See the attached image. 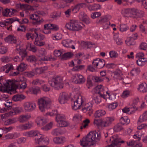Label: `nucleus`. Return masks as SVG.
<instances>
[{"label": "nucleus", "mask_w": 147, "mask_h": 147, "mask_svg": "<svg viewBox=\"0 0 147 147\" xmlns=\"http://www.w3.org/2000/svg\"><path fill=\"white\" fill-rule=\"evenodd\" d=\"M27 65L25 63L22 62L19 65V71H23L26 69Z\"/></svg>", "instance_id": "42"}, {"label": "nucleus", "mask_w": 147, "mask_h": 147, "mask_svg": "<svg viewBox=\"0 0 147 147\" xmlns=\"http://www.w3.org/2000/svg\"><path fill=\"white\" fill-rule=\"evenodd\" d=\"M48 115H49L51 116L56 115V117L57 115H60L59 114L58 115V113L57 110H55L51 112L47 113L45 115V116H47Z\"/></svg>", "instance_id": "56"}, {"label": "nucleus", "mask_w": 147, "mask_h": 147, "mask_svg": "<svg viewBox=\"0 0 147 147\" xmlns=\"http://www.w3.org/2000/svg\"><path fill=\"white\" fill-rule=\"evenodd\" d=\"M26 134L29 137H35V138H36V137L38 136V134H40L37 131H30L27 132Z\"/></svg>", "instance_id": "39"}, {"label": "nucleus", "mask_w": 147, "mask_h": 147, "mask_svg": "<svg viewBox=\"0 0 147 147\" xmlns=\"http://www.w3.org/2000/svg\"><path fill=\"white\" fill-rule=\"evenodd\" d=\"M82 105L84 106L82 110L84 112H88L89 115H90L93 113L92 109V105L90 102H83Z\"/></svg>", "instance_id": "11"}, {"label": "nucleus", "mask_w": 147, "mask_h": 147, "mask_svg": "<svg viewBox=\"0 0 147 147\" xmlns=\"http://www.w3.org/2000/svg\"><path fill=\"white\" fill-rule=\"evenodd\" d=\"M106 113V111L103 110L97 111L94 114V117L96 118H99L105 115Z\"/></svg>", "instance_id": "31"}, {"label": "nucleus", "mask_w": 147, "mask_h": 147, "mask_svg": "<svg viewBox=\"0 0 147 147\" xmlns=\"http://www.w3.org/2000/svg\"><path fill=\"white\" fill-rule=\"evenodd\" d=\"M71 100L72 101H84L85 99L81 95L76 94L71 98Z\"/></svg>", "instance_id": "27"}, {"label": "nucleus", "mask_w": 147, "mask_h": 147, "mask_svg": "<svg viewBox=\"0 0 147 147\" xmlns=\"http://www.w3.org/2000/svg\"><path fill=\"white\" fill-rule=\"evenodd\" d=\"M114 120L113 117H107L103 118L102 121L101 126L105 127L109 126Z\"/></svg>", "instance_id": "10"}, {"label": "nucleus", "mask_w": 147, "mask_h": 147, "mask_svg": "<svg viewBox=\"0 0 147 147\" xmlns=\"http://www.w3.org/2000/svg\"><path fill=\"white\" fill-rule=\"evenodd\" d=\"M132 108L134 109V110H133V112H135V111L138 110L137 107L134 105V104L132 105V107H131L127 108V107H124V108L122 109V111L124 113H128L129 111H130V110Z\"/></svg>", "instance_id": "29"}, {"label": "nucleus", "mask_w": 147, "mask_h": 147, "mask_svg": "<svg viewBox=\"0 0 147 147\" xmlns=\"http://www.w3.org/2000/svg\"><path fill=\"white\" fill-rule=\"evenodd\" d=\"M90 121L89 119H86L83 121L82 123V126L81 127L80 129H82L83 128H85L88 125V124L90 123Z\"/></svg>", "instance_id": "55"}, {"label": "nucleus", "mask_w": 147, "mask_h": 147, "mask_svg": "<svg viewBox=\"0 0 147 147\" xmlns=\"http://www.w3.org/2000/svg\"><path fill=\"white\" fill-rule=\"evenodd\" d=\"M47 119L41 117H38L36 121V122L38 125L39 126H42L45 124L47 122Z\"/></svg>", "instance_id": "22"}, {"label": "nucleus", "mask_w": 147, "mask_h": 147, "mask_svg": "<svg viewBox=\"0 0 147 147\" xmlns=\"http://www.w3.org/2000/svg\"><path fill=\"white\" fill-rule=\"evenodd\" d=\"M66 140L65 137H56L53 139V141L55 143L57 144H61L65 142Z\"/></svg>", "instance_id": "26"}, {"label": "nucleus", "mask_w": 147, "mask_h": 147, "mask_svg": "<svg viewBox=\"0 0 147 147\" xmlns=\"http://www.w3.org/2000/svg\"><path fill=\"white\" fill-rule=\"evenodd\" d=\"M35 142L36 144L40 146L47 145L49 143V139L44 138L40 134H38V136L35 138Z\"/></svg>", "instance_id": "5"}, {"label": "nucleus", "mask_w": 147, "mask_h": 147, "mask_svg": "<svg viewBox=\"0 0 147 147\" xmlns=\"http://www.w3.org/2000/svg\"><path fill=\"white\" fill-rule=\"evenodd\" d=\"M63 53V50H56L54 52V54L56 57H59Z\"/></svg>", "instance_id": "57"}, {"label": "nucleus", "mask_w": 147, "mask_h": 147, "mask_svg": "<svg viewBox=\"0 0 147 147\" xmlns=\"http://www.w3.org/2000/svg\"><path fill=\"white\" fill-rule=\"evenodd\" d=\"M88 17L87 16L84 12H81L79 15L80 19L82 21Z\"/></svg>", "instance_id": "59"}, {"label": "nucleus", "mask_w": 147, "mask_h": 147, "mask_svg": "<svg viewBox=\"0 0 147 147\" xmlns=\"http://www.w3.org/2000/svg\"><path fill=\"white\" fill-rule=\"evenodd\" d=\"M19 85L20 86L19 88V90H20L21 89H22L23 90L26 87L27 84L26 82H20V81H19Z\"/></svg>", "instance_id": "61"}, {"label": "nucleus", "mask_w": 147, "mask_h": 147, "mask_svg": "<svg viewBox=\"0 0 147 147\" xmlns=\"http://www.w3.org/2000/svg\"><path fill=\"white\" fill-rule=\"evenodd\" d=\"M127 145L129 147H141L142 145L141 144H137L133 140H131L129 142H127Z\"/></svg>", "instance_id": "28"}, {"label": "nucleus", "mask_w": 147, "mask_h": 147, "mask_svg": "<svg viewBox=\"0 0 147 147\" xmlns=\"http://www.w3.org/2000/svg\"><path fill=\"white\" fill-rule=\"evenodd\" d=\"M81 24L78 22L76 20H73V22L72 26L71 31H78L82 28V27L81 25Z\"/></svg>", "instance_id": "15"}, {"label": "nucleus", "mask_w": 147, "mask_h": 147, "mask_svg": "<svg viewBox=\"0 0 147 147\" xmlns=\"http://www.w3.org/2000/svg\"><path fill=\"white\" fill-rule=\"evenodd\" d=\"M63 78L58 76L52 79V83L50 84L54 88L59 89L63 88Z\"/></svg>", "instance_id": "4"}, {"label": "nucleus", "mask_w": 147, "mask_h": 147, "mask_svg": "<svg viewBox=\"0 0 147 147\" xmlns=\"http://www.w3.org/2000/svg\"><path fill=\"white\" fill-rule=\"evenodd\" d=\"M123 125L121 123H119L115 125L113 129L114 131L118 132L120 131L123 129Z\"/></svg>", "instance_id": "34"}, {"label": "nucleus", "mask_w": 147, "mask_h": 147, "mask_svg": "<svg viewBox=\"0 0 147 147\" xmlns=\"http://www.w3.org/2000/svg\"><path fill=\"white\" fill-rule=\"evenodd\" d=\"M140 49L147 51V44L145 42L142 43L140 45Z\"/></svg>", "instance_id": "62"}, {"label": "nucleus", "mask_w": 147, "mask_h": 147, "mask_svg": "<svg viewBox=\"0 0 147 147\" xmlns=\"http://www.w3.org/2000/svg\"><path fill=\"white\" fill-rule=\"evenodd\" d=\"M122 12L126 17L134 18H142L144 15V12L143 11L135 8L124 9L122 10Z\"/></svg>", "instance_id": "2"}, {"label": "nucleus", "mask_w": 147, "mask_h": 147, "mask_svg": "<svg viewBox=\"0 0 147 147\" xmlns=\"http://www.w3.org/2000/svg\"><path fill=\"white\" fill-rule=\"evenodd\" d=\"M61 131L59 128L56 129H54L52 131V134L55 136L59 135L61 134Z\"/></svg>", "instance_id": "53"}, {"label": "nucleus", "mask_w": 147, "mask_h": 147, "mask_svg": "<svg viewBox=\"0 0 147 147\" xmlns=\"http://www.w3.org/2000/svg\"><path fill=\"white\" fill-rule=\"evenodd\" d=\"M101 8L100 5L98 4H94L88 6V8L90 10H97Z\"/></svg>", "instance_id": "35"}, {"label": "nucleus", "mask_w": 147, "mask_h": 147, "mask_svg": "<svg viewBox=\"0 0 147 147\" xmlns=\"http://www.w3.org/2000/svg\"><path fill=\"white\" fill-rule=\"evenodd\" d=\"M48 67L47 66H44L40 68H36L34 70L35 74H40L47 70Z\"/></svg>", "instance_id": "23"}, {"label": "nucleus", "mask_w": 147, "mask_h": 147, "mask_svg": "<svg viewBox=\"0 0 147 147\" xmlns=\"http://www.w3.org/2000/svg\"><path fill=\"white\" fill-rule=\"evenodd\" d=\"M28 47H29V50L34 53L36 52L37 50V48L35 46L32 45L31 43H29L28 45Z\"/></svg>", "instance_id": "52"}, {"label": "nucleus", "mask_w": 147, "mask_h": 147, "mask_svg": "<svg viewBox=\"0 0 147 147\" xmlns=\"http://www.w3.org/2000/svg\"><path fill=\"white\" fill-rule=\"evenodd\" d=\"M72 40L69 39L64 40L62 43L63 45L67 47H71L73 49H75L74 46L72 45Z\"/></svg>", "instance_id": "17"}, {"label": "nucleus", "mask_w": 147, "mask_h": 147, "mask_svg": "<svg viewBox=\"0 0 147 147\" xmlns=\"http://www.w3.org/2000/svg\"><path fill=\"white\" fill-rule=\"evenodd\" d=\"M104 91L103 86L101 85L97 86L92 90V91L94 93L98 94L101 97L105 98V96L103 94Z\"/></svg>", "instance_id": "14"}, {"label": "nucleus", "mask_w": 147, "mask_h": 147, "mask_svg": "<svg viewBox=\"0 0 147 147\" xmlns=\"http://www.w3.org/2000/svg\"><path fill=\"white\" fill-rule=\"evenodd\" d=\"M74 102V104L72 105V108L73 110H76L80 109V106L82 105L83 102Z\"/></svg>", "instance_id": "30"}, {"label": "nucleus", "mask_w": 147, "mask_h": 147, "mask_svg": "<svg viewBox=\"0 0 147 147\" xmlns=\"http://www.w3.org/2000/svg\"><path fill=\"white\" fill-rule=\"evenodd\" d=\"M119 143V142L115 139L112 141L111 144L105 147H120L117 145V144Z\"/></svg>", "instance_id": "49"}, {"label": "nucleus", "mask_w": 147, "mask_h": 147, "mask_svg": "<svg viewBox=\"0 0 147 147\" xmlns=\"http://www.w3.org/2000/svg\"><path fill=\"white\" fill-rule=\"evenodd\" d=\"M16 114L15 111H11L8 113H6L1 115V118L3 119H6V118L12 116Z\"/></svg>", "instance_id": "40"}, {"label": "nucleus", "mask_w": 147, "mask_h": 147, "mask_svg": "<svg viewBox=\"0 0 147 147\" xmlns=\"http://www.w3.org/2000/svg\"><path fill=\"white\" fill-rule=\"evenodd\" d=\"M29 17L30 19L32 20V23L34 25L40 24L43 22L42 19L36 14H31Z\"/></svg>", "instance_id": "8"}, {"label": "nucleus", "mask_w": 147, "mask_h": 147, "mask_svg": "<svg viewBox=\"0 0 147 147\" xmlns=\"http://www.w3.org/2000/svg\"><path fill=\"white\" fill-rule=\"evenodd\" d=\"M110 57L111 58H115L118 56V54L115 51H112L109 52Z\"/></svg>", "instance_id": "63"}, {"label": "nucleus", "mask_w": 147, "mask_h": 147, "mask_svg": "<svg viewBox=\"0 0 147 147\" xmlns=\"http://www.w3.org/2000/svg\"><path fill=\"white\" fill-rule=\"evenodd\" d=\"M28 92L31 94L36 95L40 92V88L38 87L30 88L29 89Z\"/></svg>", "instance_id": "32"}, {"label": "nucleus", "mask_w": 147, "mask_h": 147, "mask_svg": "<svg viewBox=\"0 0 147 147\" xmlns=\"http://www.w3.org/2000/svg\"><path fill=\"white\" fill-rule=\"evenodd\" d=\"M73 63L74 66H75V67L72 69V70L74 71H76L81 70L83 69L84 67V65L75 66V65L74 64V62H73Z\"/></svg>", "instance_id": "51"}, {"label": "nucleus", "mask_w": 147, "mask_h": 147, "mask_svg": "<svg viewBox=\"0 0 147 147\" xmlns=\"http://www.w3.org/2000/svg\"><path fill=\"white\" fill-rule=\"evenodd\" d=\"M19 54L21 57V58L20 59V61H22L24 58L27 56V53L25 48L20 47L19 49Z\"/></svg>", "instance_id": "21"}, {"label": "nucleus", "mask_w": 147, "mask_h": 147, "mask_svg": "<svg viewBox=\"0 0 147 147\" xmlns=\"http://www.w3.org/2000/svg\"><path fill=\"white\" fill-rule=\"evenodd\" d=\"M130 91L127 90L124 91L121 95L122 98H125L128 96L130 94Z\"/></svg>", "instance_id": "50"}, {"label": "nucleus", "mask_w": 147, "mask_h": 147, "mask_svg": "<svg viewBox=\"0 0 147 147\" xmlns=\"http://www.w3.org/2000/svg\"><path fill=\"white\" fill-rule=\"evenodd\" d=\"M2 14L4 16L10 17V9L6 8L3 11Z\"/></svg>", "instance_id": "47"}, {"label": "nucleus", "mask_w": 147, "mask_h": 147, "mask_svg": "<svg viewBox=\"0 0 147 147\" xmlns=\"http://www.w3.org/2000/svg\"><path fill=\"white\" fill-rule=\"evenodd\" d=\"M45 43L44 42H40L38 40V37L35 38V40L34 42V44L35 45L39 46H42L44 45Z\"/></svg>", "instance_id": "46"}, {"label": "nucleus", "mask_w": 147, "mask_h": 147, "mask_svg": "<svg viewBox=\"0 0 147 147\" xmlns=\"http://www.w3.org/2000/svg\"><path fill=\"white\" fill-rule=\"evenodd\" d=\"M147 115L146 113H144L140 117L138 122L141 123L146 121L147 120Z\"/></svg>", "instance_id": "48"}, {"label": "nucleus", "mask_w": 147, "mask_h": 147, "mask_svg": "<svg viewBox=\"0 0 147 147\" xmlns=\"http://www.w3.org/2000/svg\"><path fill=\"white\" fill-rule=\"evenodd\" d=\"M56 120L59 124V126L61 127H66L69 125L68 123L65 120L64 116L57 115L56 117Z\"/></svg>", "instance_id": "6"}, {"label": "nucleus", "mask_w": 147, "mask_h": 147, "mask_svg": "<svg viewBox=\"0 0 147 147\" xmlns=\"http://www.w3.org/2000/svg\"><path fill=\"white\" fill-rule=\"evenodd\" d=\"M55 60L54 58L52 57L51 55L49 56H47L45 55H42L40 58L39 61H54Z\"/></svg>", "instance_id": "36"}, {"label": "nucleus", "mask_w": 147, "mask_h": 147, "mask_svg": "<svg viewBox=\"0 0 147 147\" xmlns=\"http://www.w3.org/2000/svg\"><path fill=\"white\" fill-rule=\"evenodd\" d=\"M13 65L9 63L1 67V70L5 71L6 73H7L9 71L13 70Z\"/></svg>", "instance_id": "20"}, {"label": "nucleus", "mask_w": 147, "mask_h": 147, "mask_svg": "<svg viewBox=\"0 0 147 147\" xmlns=\"http://www.w3.org/2000/svg\"><path fill=\"white\" fill-rule=\"evenodd\" d=\"M74 55L73 53L71 52L66 53L62 55V59L64 60H67L72 58Z\"/></svg>", "instance_id": "33"}, {"label": "nucleus", "mask_w": 147, "mask_h": 147, "mask_svg": "<svg viewBox=\"0 0 147 147\" xmlns=\"http://www.w3.org/2000/svg\"><path fill=\"white\" fill-rule=\"evenodd\" d=\"M117 106L118 104L117 102H113L108 105V107L110 110H113L115 109Z\"/></svg>", "instance_id": "54"}, {"label": "nucleus", "mask_w": 147, "mask_h": 147, "mask_svg": "<svg viewBox=\"0 0 147 147\" xmlns=\"http://www.w3.org/2000/svg\"><path fill=\"white\" fill-rule=\"evenodd\" d=\"M40 110L42 112L45 111V109L49 108L51 107V102H38Z\"/></svg>", "instance_id": "13"}, {"label": "nucleus", "mask_w": 147, "mask_h": 147, "mask_svg": "<svg viewBox=\"0 0 147 147\" xmlns=\"http://www.w3.org/2000/svg\"><path fill=\"white\" fill-rule=\"evenodd\" d=\"M101 137L100 132H96L92 131L89 132L86 137H84L80 141V144L83 147H86L89 145V143L95 140H99Z\"/></svg>", "instance_id": "1"}, {"label": "nucleus", "mask_w": 147, "mask_h": 147, "mask_svg": "<svg viewBox=\"0 0 147 147\" xmlns=\"http://www.w3.org/2000/svg\"><path fill=\"white\" fill-rule=\"evenodd\" d=\"M147 63V59L146 58H139L136 61L137 64L140 66H142Z\"/></svg>", "instance_id": "24"}, {"label": "nucleus", "mask_w": 147, "mask_h": 147, "mask_svg": "<svg viewBox=\"0 0 147 147\" xmlns=\"http://www.w3.org/2000/svg\"><path fill=\"white\" fill-rule=\"evenodd\" d=\"M26 60L28 62L34 63L37 61V59L35 56L32 55L27 57Z\"/></svg>", "instance_id": "38"}, {"label": "nucleus", "mask_w": 147, "mask_h": 147, "mask_svg": "<svg viewBox=\"0 0 147 147\" xmlns=\"http://www.w3.org/2000/svg\"><path fill=\"white\" fill-rule=\"evenodd\" d=\"M18 81L16 80H8L6 82L3 83V87L5 88V91L8 90L13 92L16 91V89L18 88V86L16 84V82Z\"/></svg>", "instance_id": "3"}, {"label": "nucleus", "mask_w": 147, "mask_h": 147, "mask_svg": "<svg viewBox=\"0 0 147 147\" xmlns=\"http://www.w3.org/2000/svg\"><path fill=\"white\" fill-rule=\"evenodd\" d=\"M93 79L95 80V82H101L104 79V78L95 76L93 77Z\"/></svg>", "instance_id": "60"}, {"label": "nucleus", "mask_w": 147, "mask_h": 147, "mask_svg": "<svg viewBox=\"0 0 147 147\" xmlns=\"http://www.w3.org/2000/svg\"><path fill=\"white\" fill-rule=\"evenodd\" d=\"M140 91L143 92H146L147 91V84L145 82H144L140 84L138 88Z\"/></svg>", "instance_id": "37"}, {"label": "nucleus", "mask_w": 147, "mask_h": 147, "mask_svg": "<svg viewBox=\"0 0 147 147\" xmlns=\"http://www.w3.org/2000/svg\"><path fill=\"white\" fill-rule=\"evenodd\" d=\"M31 117L30 115L26 114L22 115L19 117V122L21 123H24L28 121Z\"/></svg>", "instance_id": "18"}, {"label": "nucleus", "mask_w": 147, "mask_h": 147, "mask_svg": "<svg viewBox=\"0 0 147 147\" xmlns=\"http://www.w3.org/2000/svg\"><path fill=\"white\" fill-rule=\"evenodd\" d=\"M73 81L77 84H81L84 83L86 81L85 77L80 74H76L73 76Z\"/></svg>", "instance_id": "9"}, {"label": "nucleus", "mask_w": 147, "mask_h": 147, "mask_svg": "<svg viewBox=\"0 0 147 147\" xmlns=\"http://www.w3.org/2000/svg\"><path fill=\"white\" fill-rule=\"evenodd\" d=\"M114 73L113 77L115 79H120L121 75H122V73L120 70H116L114 72Z\"/></svg>", "instance_id": "41"}, {"label": "nucleus", "mask_w": 147, "mask_h": 147, "mask_svg": "<svg viewBox=\"0 0 147 147\" xmlns=\"http://www.w3.org/2000/svg\"><path fill=\"white\" fill-rule=\"evenodd\" d=\"M120 121L123 125H124L125 124H128L130 122V121L127 117H122L120 119Z\"/></svg>", "instance_id": "44"}, {"label": "nucleus", "mask_w": 147, "mask_h": 147, "mask_svg": "<svg viewBox=\"0 0 147 147\" xmlns=\"http://www.w3.org/2000/svg\"><path fill=\"white\" fill-rule=\"evenodd\" d=\"M24 107L26 111L31 112L35 109L36 104L33 102H26L24 104Z\"/></svg>", "instance_id": "12"}, {"label": "nucleus", "mask_w": 147, "mask_h": 147, "mask_svg": "<svg viewBox=\"0 0 147 147\" xmlns=\"http://www.w3.org/2000/svg\"><path fill=\"white\" fill-rule=\"evenodd\" d=\"M70 96L66 92H63L60 93L58 98L59 101H65L69 100Z\"/></svg>", "instance_id": "16"}, {"label": "nucleus", "mask_w": 147, "mask_h": 147, "mask_svg": "<svg viewBox=\"0 0 147 147\" xmlns=\"http://www.w3.org/2000/svg\"><path fill=\"white\" fill-rule=\"evenodd\" d=\"M44 30L43 32L45 34H48L50 33L49 30L57 31L59 30V27L58 25L52 24H46L44 25Z\"/></svg>", "instance_id": "7"}, {"label": "nucleus", "mask_w": 147, "mask_h": 147, "mask_svg": "<svg viewBox=\"0 0 147 147\" xmlns=\"http://www.w3.org/2000/svg\"><path fill=\"white\" fill-rule=\"evenodd\" d=\"M140 72V70L139 68L136 67L133 68L131 71V74L134 76L135 74H139Z\"/></svg>", "instance_id": "45"}, {"label": "nucleus", "mask_w": 147, "mask_h": 147, "mask_svg": "<svg viewBox=\"0 0 147 147\" xmlns=\"http://www.w3.org/2000/svg\"><path fill=\"white\" fill-rule=\"evenodd\" d=\"M9 24H8V26H6V28L7 29V30H11V27H12V25H11V24L13 22L16 21H17L18 22V19L17 18H13L9 19V20H7Z\"/></svg>", "instance_id": "25"}, {"label": "nucleus", "mask_w": 147, "mask_h": 147, "mask_svg": "<svg viewBox=\"0 0 147 147\" xmlns=\"http://www.w3.org/2000/svg\"><path fill=\"white\" fill-rule=\"evenodd\" d=\"M52 125L53 123L52 122H50L45 126L42 127V129L45 131H47L52 128Z\"/></svg>", "instance_id": "58"}, {"label": "nucleus", "mask_w": 147, "mask_h": 147, "mask_svg": "<svg viewBox=\"0 0 147 147\" xmlns=\"http://www.w3.org/2000/svg\"><path fill=\"white\" fill-rule=\"evenodd\" d=\"M5 42L9 43L16 44L17 40L16 37L13 36L9 35L5 38Z\"/></svg>", "instance_id": "19"}, {"label": "nucleus", "mask_w": 147, "mask_h": 147, "mask_svg": "<svg viewBox=\"0 0 147 147\" xmlns=\"http://www.w3.org/2000/svg\"><path fill=\"white\" fill-rule=\"evenodd\" d=\"M105 65V62L104 60L100 59H98V68H103Z\"/></svg>", "instance_id": "43"}, {"label": "nucleus", "mask_w": 147, "mask_h": 147, "mask_svg": "<svg viewBox=\"0 0 147 147\" xmlns=\"http://www.w3.org/2000/svg\"><path fill=\"white\" fill-rule=\"evenodd\" d=\"M101 15V14L100 12H95L91 14V16L92 18L94 19L100 16Z\"/></svg>", "instance_id": "64"}]
</instances>
